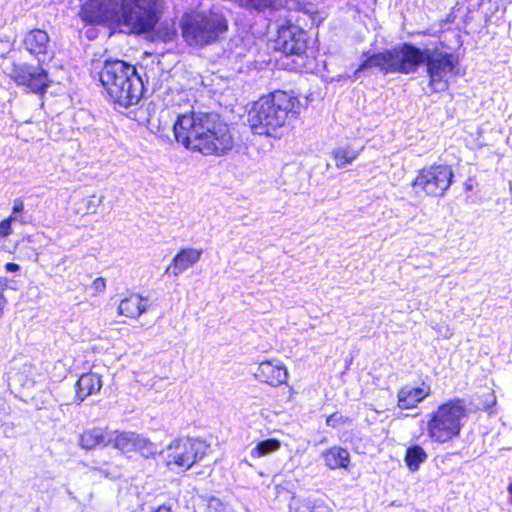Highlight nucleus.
Returning <instances> with one entry per match:
<instances>
[{
	"instance_id": "e433bc0d",
	"label": "nucleus",
	"mask_w": 512,
	"mask_h": 512,
	"mask_svg": "<svg viewBox=\"0 0 512 512\" xmlns=\"http://www.w3.org/2000/svg\"><path fill=\"white\" fill-rule=\"evenodd\" d=\"M155 512H171V509L165 506L159 507Z\"/></svg>"
},
{
	"instance_id": "bb28decb",
	"label": "nucleus",
	"mask_w": 512,
	"mask_h": 512,
	"mask_svg": "<svg viewBox=\"0 0 512 512\" xmlns=\"http://www.w3.org/2000/svg\"><path fill=\"white\" fill-rule=\"evenodd\" d=\"M208 512H229L228 507L225 506L219 499L211 498L208 502Z\"/></svg>"
},
{
	"instance_id": "dca6fc26",
	"label": "nucleus",
	"mask_w": 512,
	"mask_h": 512,
	"mask_svg": "<svg viewBox=\"0 0 512 512\" xmlns=\"http://www.w3.org/2000/svg\"><path fill=\"white\" fill-rule=\"evenodd\" d=\"M102 388V380L97 373H85L76 383L75 399L78 403L83 402L88 396L98 393Z\"/></svg>"
},
{
	"instance_id": "c85d7f7f",
	"label": "nucleus",
	"mask_w": 512,
	"mask_h": 512,
	"mask_svg": "<svg viewBox=\"0 0 512 512\" xmlns=\"http://www.w3.org/2000/svg\"><path fill=\"white\" fill-rule=\"evenodd\" d=\"M310 512H331V510L324 504L323 500H314Z\"/></svg>"
},
{
	"instance_id": "7c9ffc66",
	"label": "nucleus",
	"mask_w": 512,
	"mask_h": 512,
	"mask_svg": "<svg viewBox=\"0 0 512 512\" xmlns=\"http://www.w3.org/2000/svg\"><path fill=\"white\" fill-rule=\"evenodd\" d=\"M101 199L96 200V197L93 195L91 196L87 201V209L91 211L92 213L96 212L97 207L101 203Z\"/></svg>"
},
{
	"instance_id": "cd10ccee",
	"label": "nucleus",
	"mask_w": 512,
	"mask_h": 512,
	"mask_svg": "<svg viewBox=\"0 0 512 512\" xmlns=\"http://www.w3.org/2000/svg\"><path fill=\"white\" fill-rule=\"evenodd\" d=\"M91 289L94 291L95 294H103L106 290V281L102 277L96 278L92 284Z\"/></svg>"
},
{
	"instance_id": "72a5a7b5",
	"label": "nucleus",
	"mask_w": 512,
	"mask_h": 512,
	"mask_svg": "<svg viewBox=\"0 0 512 512\" xmlns=\"http://www.w3.org/2000/svg\"><path fill=\"white\" fill-rule=\"evenodd\" d=\"M5 220L9 221L10 224H12L13 222H16V221H19L21 223H25V220H24V218L22 216H20L19 214H13V212Z\"/></svg>"
},
{
	"instance_id": "c9c22d12",
	"label": "nucleus",
	"mask_w": 512,
	"mask_h": 512,
	"mask_svg": "<svg viewBox=\"0 0 512 512\" xmlns=\"http://www.w3.org/2000/svg\"><path fill=\"white\" fill-rule=\"evenodd\" d=\"M5 304H6V300H5L4 296L2 295V293H0V312H2Z\"/></svg>"
},
{
	"instance_id": "a211bd4d",
	"label": "nucleus",
	"mask_w": 512,
	"mask_h": 512,
	"mask_svg": "<svg viewBox=\"0 0 512 512\" xmlns=\"http://www.w3.org/2000/svg\"><path fill=\"white\" fill-rule=\"evenodd\" d=\"M145 301L146 299L138 294H130L121 300L118 306V313L129 318H138L147 310L144 304Z\"/></svg>"
},
{
	"instance_id": "20e7f679",
	"label": "nucleus",
	"mask_w": 512,
	"mask_h": 512,
	"mask_svg": "<svg viewBox=\"0 0 512 512\" xmlns=\"http://www.w3.org/2000/svg\"><path fill=\"white\" fill-rule=\"evenodd\" d=\"M300 112V101L285 91H274L257 100L248 113V123L255 134L275 136Z\"/></svg>"
},
{
	"instance_id": "4be33fe9",
	"label": "nucleus",
	"mask_w": 512,
	"mask_h": 512,
	"mask_svg": "<svg viewBox=\"0 0 512 512\" xmlns=\"http://www.w3.org/2000/svg\"><path fill=\"white\" fill-rule=\"evenodd\" d=\"M281 447L280 441L277 439H266L259 442L251 451L252 458H261L276 452Z\"/></svg>"
},
{
	"instance_id": "7ed1b4c3",
	"label": "nucleus",
	"mask_w": 512,
	"mask_h": 512,
	"mask_svg": "<svg viewBox=\"0 0 512 512\" xmlns=\"http://www.w3.org/2000/svg\"><path fill=\"white\" fill-rule=\"evenodd\" d=\"M173 131L178 143L204 155H223L234 144L228 125L212 113L192 111L179 115Z\"/></svg>"
},
{
	"instance_id": "2eb2a0df",
	"label": "nucleus",
	"mask_w": 512,
	"mask_h": 512,
	"mask_svg": "<svg viewBox=\"0 0 512 512\" xmlns=\"http://www.w3.org/2000/svg\"><path fill=\"white\" fill-rule=\"evenodd\" d=\"M24 44L31 54L43 61L48 53L49 36L44 30L34 29L26 35Z\"/></svg>"
},
{
	"instance_id": "a878e982",
	"label": "nucleus",
	"mask_w": 512,
	"mask_h": 512,
	"mask_svg": "<svg viewBox=\"0 0 512 512\" xmlns=\"http://www.w3.org/2000/svg\"><path fill=\"white\" fill-rule=\"evenodd\" d=\"M177 35V31L174 23H163L158 31V36L164 42H170L174 40Z\"/></svg>"
},
{
	"instance_id": "ddd939ff",
	"label": "nucleus",
	"mask_w": 512,
	"mask_h": 512,
	"mask_svg": "<svg viewBox=\"0 0 512 512\" xmlns=\"http://www.w3.org/2000/svg\"><path fill=\"white\" fill-rule=\"evenodd\" d=\"M202 253V249L195 248H184L180 250V252L173 257L165 273L172 274L173 276L180 275L196 264L200 260Z\"/></svg>"
},
{
	"instance_id": "9b49d317",
	"label": "nucleus",
	"mask_w": 512,
	"mask_h": 512,
	"mask_svg": "<svg viewBox=\"0 0 512 512\" xmlns=\"http://www.w3.org/2000/svg\"><path fill=\"white\" fill-rule=\"evenodd\" d=\"M10 76L33 93H43L49 85L48 75L40 66L14 65Z\"/></svg>"
},
{
	"instance_id": "c756f323",
	"label": "nucleus",
	"mask_w": 512,
	"mask_h": 512,
	"mask_svg": "<svg viewBox=\"0 0 512 512\" xmlns=\"http://www.w3.org/2000/svg\"><path fill=\"white\" fill-rule=\"evenodd\" d=\"M12 224L5 219L0 222V237L5 238L12 234Z\"/></svg>"
},
{
	"instance_id": "412c9836",
	"label": "nucleus",
	"mask_w": 512,
	"mask_h": 512,
	"mask_svg": "<svg viewBox=\"0 0 512 512\" xmlns=\"http://www.w3.org/2000/svg\"><path fill=\"white\" fill-rule=\"evenodd\" d=\"M427 459L424 449L418 445L407 449L405 455V463L411 471L418 470L421 463Z\"/></svg>"
},
{
	"instance_id": "f257e3e1",
	"label": "nucleus",
	"mask_w": 512,
	"mask_h": 512,
	"mask_svg": "<svg viewBox=\"0 0 512 512\" xmlns=\"http://www.w3.org/2000/svg\"><path fill=\"white\" fill-rule=\"evenodd\" d=\"M362 61L354 72V78L359 73L376 69L384 74H410L425 64L429 77V87L434 92L445 91L449 87L451 77L457 75L458 57L438 47L420 49L409 43H403L384 52L370 56L363 54Z\"/></svg>"
},
{
	"instance_id": "1a4fd4ad",
	"label": "nucleus",
	"mask_w": 512,
	"mask_h": 512,
	"mask_svg": "<svg viewBox=\"0 0 512 512\" xmlns=\"http://www.w3.org/2000/svg\"><path fill=\"white\" fill-rule=\"evenodd\" d=\"M453 171L449 165L433 164L420 169L412 182L416 194L430 197H443L453 181Z\"/></svg>"
},
{
	"instance_id": "2f4dec72",
	"label": "nucleus",
	"mask_w": 512,
	"mask_h": 512,
	"mask_svg": "<svg viewBox=\"0 0 512 512\" xmlns=\"http://www.w3.org/2000/svg\"><path fill=\"white\" fill-rule=\"evenodd\" d=\"M24 210V203L21 199L17 198L13 202L12 212L13 214H20Z\"/></svg>"
},
{
	"instance_id": "5701e85b",
	"label": "nucleus",
	"mask_w": 512,
	"mask_h": 512,
	"mask_svg": "<svg viewBox=\"0 0 512 512\" xmlns=\"http://www.w3.org/2000/svg\"><path fill=\"white\" fill-rule=\"evenodd\" d=\"M358 151L353 150L349 147H340L333 151V158L335 165L338 168H344L351 164L357 157Z\"/></svg>"
},
{
	"instance_id": "f03ea898",
	"label": "nucleus",
	"mask_w": 512,
	"mask_h": 512,
	"mask_svg": "<svg viewBox=\"0 0 512 512\" xmlns=\"http://www.w3.org/2000/svg\"><path fill=\"white\" fill-rule=\"evenodd\" d=\"M163 0H89L82 7L84 21H111L128 28L131 33L150 32L158 23Z\"/></svg>"
},
{
	"instance_id": "f8f14e48",
	"label": "nucleus",
	"mask_w": 512,
	"mask_h": 512,
	"mask_svg": "<svg viewBox=\"0 0 512 512\" xmlns=\"http://www.w3.org/2000/svg\"><path fill=\"white\" fill-rule=\"evenodd\" d=\"M255 376L272 386H278L286 382L288 372L279 361H263L259 364Z\"/></svg>"
},
{
	"instance_id": "0eeeda50",
	"label": "nucleus",
	"mask_w": 512,
	"mask_h": 512,
	"mask_svg": "<svg viewBox=\"0 0 512 512\" xmlns=\"http://www.w3.org/2000/svg\"><path fill=\"white\" fill-rule=\"evenodd\" d=\"M467 417L463 400L453 399L440 405L427 423L428 436L435 442L446 443L458 437Z\"/></svg>"
},
{
	"instance_id": "4468645a",
	"label": "nucleus",
	"mask_w": 512,
	"mask_h": 512,
	"mask_svg": "<svg viewBox=\"0 0 512 512\" xmlns=\"http://www.w3.org/2000/svg\"><path fill=\"white\" fill-rule=\"evenodd\" d=\"M431 393V389L428 385H422L421 387H402L397 394V405L400 409H412L417 406L418 403L422 402Z\"/></svg>"
},
{
	"instance_id": "aec40b11",
	"label": "nucleus",
	"mask_w": 512,
	"mask_h": 512,
	"mask_svg": "<svg viewBox=\"0 0 512 512\" xmlns=\"http://www.w3.org/2000/svg\"><path fill=\"white\" fill-rule=\"evenodd\" d=\"M111 444L113 447L123 453H130L135 451V442L137 433L135 432H118L110 431Z\"/></svg>"
},
{
	"instance_id": "423d86ee",
	"label": "nucleus",
	"mask_w": 512,
	"mask_h": 512,
	"mask_svg": "<svg viewBox=\"0 0 512 512\" xmlns=\"http://www.w3.org/2000/svg\"><path fill=\"white\" fill-rule=\"evenodd\" d=\"M180 27L182 37L189 46L202 48L225 36L228 21L216 11H193L182 16Z\"/></svg>"
},
{
	"instance_id": "6e6552de",
	"label": "nucleus",
	"mask_w": 512,
	"mask_h": 512,
	"mask_svg": "<svg viewBox=\"0 0 512 512\" xmlns=\"http://www.w3.org/2000/svg\"><path fill=\"white\" fill-rule=\"evenodd\" d=\"M209 449L210 445L205 441L187 437L173 440L162 453L169 470L187 471L201 461Z\"/></svg>"
},
{
	"instance_id": "6ab92c4d",
	"label": "nucleus",
	"mask_w": 512,
	"mask_h": 512,
	"mask_svg": "<svg viewBox=\"0 0 512 512\" xmlns=\"http://www.w3.org/2000/svg\"><path fill=\"white\" fill-rule=\"evenodd\" d=\"M323 457L330 469L347 468L350 462L349 452L339 446L328 449L323 453Z\"/></svg>"
},
{
	"instance_id": "393cba45",
	"label": "nucleus",
	"mask_w": 512,
	"mask_h": 512,
	"mask_svg": "<svg viewBox=\"0 0 512 512\" xmlns=\"http://www.w3.org/2000/svg\"><path fill=\"white\" fill-rule=\"evenodd\" d=\"M240 6L254 8L257 10L271 8L276 5L277 0H236Z\"/></svg>"
},
{
	"instance_id": "f704fd0d",
	"label": "nucleus",
	"mask_w": 512,
	"mask_h": 512,
	"mask_svg": "<svg viewBox=\"0 0 512 512\" xmlns=\"http://www.w3.org/2000/svg\"><path fill=\"white\" fill-rule=\"evenodd\" d=\"M5 269L7 272H17L20 270V266L16 263H7Z\"/></svg>"
},
{
	"instance_id": "39448f33",
	"label": "nucleus",
	"mask_w": 512,
	"mask_h": 512,
	"mask_svg": "<svg viewBox=\"0 0 512 512\" xmlns=\"http://www.w3.org/2000/svg\"><path fill=\"white\" fill-rule=\"evenodd\" d=\"M100 82L110 99L120 107L137 104L143 94V81L136 68L121 60H106Z\"/></svg>"
},
{
	"instance_id": "b1692460",
	"label": "nucleus",
	"mask_w": 512,
	"mask_h": 512,
	"mask_svg": "<svg viewBox=\"0 0 512 512\" xmlns=\"http://www.w3.org/2000/svg\"><path fill=\"white\" fill-rule=\"evenodd\" d=\"M145 458H152L157 454V446L144 436L137 434L135 451Z\"/></svg>"
},
{
	"instance_id": "f3484780",
	"label": "nucleus",
	"mask_w": 512,
	"mask_h": 512,
	"mask_svg": "<svg viewBox=\"0 0 512 512\" xmlns=\"http://www.w3.org/2000/svg\"><path fill=\"white\" fill-rule=\"evenodd\" d=\"M111 444L110 430L93 428L84 431L79 439V445L86 450L96 447H105Z\"/></svg>"
},
{
	"instance_id": "473e14b6",
	"label": "nucleus",
	"mask_w": 512,
	"mask_h": 512,
	"mask_svg": "<svg viewBox=\"0 0 512 512\" xmlns=\"http://www.w3.org/2000/svg\"><path fill=\"white\" fill-rule=\"evenodd\" d=\"M341 419H342V416L335 413V414L330 415L327 418L326 423L328 426H335L337 423H339L341 421Z\"/></svg>"
},
{
	"instance_id": "9d476101",
	"label": "nucleus",
	"mask_w": 512,
	"mask_h": 512,
	"mask_svg": "<svg viewBox=\"0 0 512 512\" xmlns=\"http://www.w3.org/2000/svg\"><path fill=\"white\" fill-rule=\"evenodd\" d=\"M276 47L287 55L302 57L307 50L306 33L290 21L278 28Z\"/></svg>"
}]
</instances>
